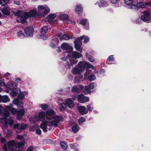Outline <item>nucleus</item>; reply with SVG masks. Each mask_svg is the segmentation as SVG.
<instances>
[{
	"label": "nucleus",
	"instance_id": "nucleus-4",
	"mask_svg": "<svg viewBox=\"0 0 151 151\" xmlns=\"http://www.w3.org/2000/svg\"><path fill=\"white\" fill-rule=\"evenodd\" d=\"M13 105L12 104H10L9 105L6 106L5 107L6 109L10 111L13 114H17V119L19 120L22 119L24 113V110L22 109L19 110H17L16 109H14L13 107Z\"/></svg>",
	"mask_w": 151,
	"mask_h": 151
},
{
	"label": "nucleus",
	"instance_id": "nucleus-25",
	"mask_svg": "<svg viewBox=\"0 0 151 151\" xmlns=\"http://www.w3.org/2000/svg\"><path fill=\"white\" fill-rule=\"evenodd\" d=\"M38 117L40 121H41V119H44L45 117H46V113L43 111L39 112Z\"/></svg>",
	"mask_w": 151,
	"mask_h": 151
},
{
	"label": "nucleus",
	"instance_id": "nucleus-52",
	"mask_svg": "<svg viewBox=\"0 0 151 151\" xmlns=\"http://www.w3.org/2000/svg\"><path fill=\"white\" fill-rule=\"evenodd\" d=\"M83 77H77L75 78V83H76L78 82Z\"/></svg>",
	"mask_w": 151,
	"mask_h": 151
},
{
	"label": "nucleus",
	"instance_id": "nucleus-40",
	"mask_svg": "<svg viewBox=\"0 0 151 151\" xmlns=\"http://www.w3.org/2000/svg\"><path fill=\"white\" fill-rule=\"evenodd\" d=\"M61 147L64 150H66L68 146L66 143L64 142H61L60 143Z\"/></svg>",
	"mask_w": 151,
	"mask_h": 151
},
{
	"label": "nucleus",
	"instance_id": "nucleus-49",
	"mask_svg": "<svg viewBox=\"0 0 151 151\" xmlns=\"http://www.w3.org/2000/svg\"><path fill=\"white\" fill-rule=\"evenodd\" d=\"M19 99L18 98H17L14 99L12 102L14 104L18 106V105L19 104Z\"/></svg>",
	"mask_w": 151,
	"mask_h": 151
},
{
	"label": "nucleus",
	"instance_id": "nucleus-47",
	"mask_svg": "<svg viewBox=\"0 0 151 151\" xmlns=\"http://www.w3.org/2000/svg\"><path fill=\"white\" fill-rule=\"evenodd\" d=\"M114 60V58L113 57V55H110L108 59L106 61V63L108 64H109L110 63H108L109 61H111V60L113 61Z\"/></svg>",
	"mask_w": 151,
	"mask_h": 151
},
{
	"label": "nucleus",
	"instance_id": "nucleus-46",
	"mask_svg": "<svg viewBox=\"0 0 151 151\" xmlns=\"http://www.w3.org/2000/svg\"><path fill=\"white\" fill-rule=\"evenodd\" d=\"M69 60L70 62V64L72 65L73 64H75L78 61L76 60V59H73L72 58L69 59Z\"/></svg>",
	"mask_w": 151,
	"mask_h": 151
},
{
	"label": "nucleus",
	"instance_id": "nucleus-2",
	"mask_svg": "<svg viewBox=\"0 0 151 151\" xmlns=\"http://www.w3.org/2000/svg\"><path fill=\"white\" fill-rule=\"evenodd\" d=\"M9 111H6L3 107L0 106V123L1 126L6 128L8 124L10 125L14 124V121L12 118L9 117L7 119L6 117L10 115Z\"/></svg>",
	"mask_w": 151,
	"mask_h": 151
},
{
	"label": "nucleus",
	"instance_id": "nucleus-33",
	"mask_svg": "<svg viewBox=\"0 0 151 151\" xmlns=\"http://www.w3.org/2000/svg\"><path fill=\"white\" fill-rule=\"evenodd\" d=\"M60 18L62 20H66L68 19L69 17L67 14H63L60 15Z\"/></svg>",
	"mask_w": 151,
	"mask_h": 151
},
{
	"label": "nucleus",
	"instance_id": "nucleus-36",
	"mask_svg": "<svg viewBox=\"0 0 151 151\" xmlns=\"http://www.w3.org/2000/svg\"><path fill=\"white\" fill-rule=\"evenodd\" d=\"M28 92L27 91L21 92L20 91V93L19 95V98L21 99H23L24 96L27 95L28 94Z\"/></svg>",
	"mask_w": 151,
	"mask_h": 151
},
{
	"label": "nucleus",
	"instance_id": "nucleus-29",
	"mask_svg": "<svg viewBox=\"0 0 151 151\" xmlns=\"http://www.w3.org/2000/svg\"><path fill=\"white\" fill-rule=\"evenodd\" d=\"M55 17L56 15L55 14H51L48 16L47 18V19L48 22H51Z\"/></svg>",
	"mask_w": 151,
	"mask_h": 151
},
{
	"label": "nucleus",
	"instance_id": "nucleus-23",
	"mask_svg": "<svg viewBox=\"0 0 151 151\" xmlns=\"http://www.w3.org/2000/svg\"><path fill=\"white\" fill-rule=\"evenodd\" d=\"M82 71L81 69L78 68L77 67H75L73 68L72 70V72L74 74H79Z\"/></svg>",
	"mask_w": 151,
	"mask_h": 151
},
{
	"label": "nucleus",
	"instance_id": "nucleus-15",
	"mask_svg": "<svg viewBox=\"0 0 151 151\" xmlns=\"http://www.w3.org/2000/svg\"><path fill=\"white\" fill-rule=\"evenodd\" d=\"M20 93V90L19 88H17L13 89L10 92V94L13 96H17L19 97V95Z\"/></svg>",
	"mask_w": 151,
	"mask_h": 151
},
{
	"label": "nucleus",
	"instance_id": "nucleus-6",
	"mask_svg": "<svg viewBox=\"0 0 151 151\" xmlns=\"http://www.w3.org/2000/svg\"><path fill=\"white\" fill-rule=\"evenodd\" d=\"M83 36H81L78 37L74 42L76 49L81 52L82 51V48L81 47L82 44L81 40H83Z\"/></svg>",
	"mask_w": 151,
	"mask_h": 151
},
{
	"label": "nucleus",
	"instance_id": "nucleus-43",
	"mask_svg": "<svg viewBox=\"0 0 151 151\" xmlns=\"http://www.w3.org/2000/svg\"><path fill=\"white\" fill-rule=\"evenodd\" d=\"M9 3V0H0V4L2 6H4L6 4Z\"/></svg>",
	"mask_w": 151,
	"mask_h": 151
},
{
	"label": "nucleus",
	"instance_id": "nucleus-55",
	"mask_svg": "<svg viewBox=\"0 0 151 151\" xmlns=\"http://www.w3.org/2000/svg\"><path fill=\"white\" fill-rule=\"evenodd\" d=\"M92 67H91L92 69L94 70V73L95 74H98L99 73V71L98 70H96L95 68L93 66V65H92Z\"/></svg>",
	"mask_w": 151,
	"mask_h": 151
},
{
	"label": "nucleus",
	"instance_id": "nucleus-27",
	"mask_svg": "<svg viewBox=\"0 0 151 151\" xmlns=\"http://www.w3.org/2000/svg\"><path fill=\"white\" fill-rule=\"evenodd\" d=\"M40 121L37 115L34 116L30 119V122L31 124H34L35 122Z\"/></svg>",
	"mask_w": 151,
	"mask_h": 151
},
{
	"label": "nucleus",
	"instance_id": "nucleus-34",
	"mask_svg": "<svg viewBox=\"0 0 151 151\" xmlns=\"http://www.w3.org/2000/svg\"><path fill=\"white\" fill-rule=\"evenodd\" d=\"M29 17H34L37 15V12L35 10H31L28 14Z\"/></svg>",
	"mask_w": 151,
	"mask_h": 151
},
{
	"label": "nucleus",
	"instance_id": "nucleus-13",
	"mask_svg": "<svg viewBox=\"0 0 151 151\" xmlns=\"http://www.w3.org/2000/svg\"><path fill=\"white\" fill-rule=\"evenodd\" d=\"M55 114V112L52 110H48L46 112V118L47 120H49Z\"/></svg>",
	"mask_w": 151,
	"mask_h": 151
},
{
	"label": "nucleus",
	"instance_id": "nucleus-24",
	"mask_svg": "<svg viewBox=\"0 0 151 151\" xmlns=\"http://www.w3.org/2000/svg\"><path fill=\"white\" fill-rule=\"evenodd\" d=\"M29 17L28 14L27 12H25L24 15L21 17L20 20L21 23H24L25 22L26 19Z\"/></svg>",
	"mask_w": 151,
	"mask_h": 151
},
{
	"label": "nucleus",
	"instance_id": "nucleus-51",
	"mask_svg": "<svg viewBox=\"0 0 151 151\" xmlns=\"http://www.w3.org/2000/svg\"><path fill=\"white\" fill-rule=\"evenodd\" d=\"M78 88L76 85L73 86L71 89L72 91L73 92H76L78 91Z\"/></svg>",
	"mask_w": 151,
	"mask_h": 151
},
{
	"label": "nucleus",
	"instance_id": "nucleus-1",
	"mask_svg": "<svg viewBox=\"0 0 151 151\" xmlns=\"http://www.w3.org/2000/svg\"><path fill=\"white\" fill-rule=\"evenodd\" d=\"M62 117L60 116L55 115L53 116L49 120L43 121L41 124L40 128L44 132L47 131V126L49 127H57L60 124L62 121Z\"/></svg>",
	"mask_w": 151,
	"mask_h": 151
},
{
	"label": "nucleus",
	"instance_id": "nucleus-18",
	"mask_svg": "<svg viewBox=\"0 0 151 151\" xmlns=\"http://www.w3.org/2000/svg\"><path fill=\"white\" fill-rule=\"evenodd\" d=\"M80 23L82 25L85 27V28L86 29L88 30L89 29V24L87 19H82L80 21Z\"/></svg>",
	"mask_w": 151,
	"mask_h": 151
},
{
	"label": "nucleus",
	"instance_id": "nucleus-62",
	"mask_svg": "<svg viewBox=\"0 0 151 151\" xmlns=\"http://www.w3.org/2000/svg\"><path fill=\"white\" fill-rule=\"evenodd\" d=\"M33 147L32 146H30L28 148L27 151H33Z\"/></svg>",
	"mask_w": 151,
	"mask_h": 151
},
{
	"label": "nucleus",
	"instance_id": "nucleus-3",
	"mask_svg": "<svg viewBox=\"0 0 151 151\" xmlns=\"http://www.w3.org/2000/svg\"><path fill=\"white\" fill-rule=\"evenodd\" d=\"M25 145V141H22L15 144L13 141H10L8 143V149L10 151H22Z\"/></svg>",
	"mask_w": 151,
	"mask_h": 151
},
{
	"label": "nucleus",
	"instance_id": "nucleus-61",
	"mask_svg": "<svg viewBox=\"0 0 151 151\" xmlns=\"http://www.w3.org/2000/svg\"><path fill=\"white\" fill-rule=\"evenodd\" d=\"M44 142H46L47 143H51L52 142V141L50 139H45L44 141Z\"/></svg>",
	"mask_w": 151,
	"mask_h": 151
},
{
	"label": "nucleus",
	"instance_id": "nucleus-44",
	"mask_svg": "<svg viewBox=\"0 0 151 151\" xmlns=\"http://www.w3.org/2000/svg\"><path fill=\"white\" fill-rule=\"evenodd\" d=\"M96 78L95 76L93 74H91L89 76L88 79L90 81H92Z\"/></svg>",
	"mask_w": 151,
	"mask_h": 151
},
{
	"label": "nucleus",
	"instance_id": "nucleus-60",
	"mask_svg": "<svg viewBox=\"0 0 151 151\" xmlns=\"http://www.w3.org/2000/svg\"><path fill=\"white\" fill-rule=\"evenodd\" d=\"M110 1L111 3L114 4L118 3L119 1V0H110Z\"/></svg>",
	"mask_w": 151,
	"mask_h": 151
},
{
	"label": "nucleus",
	"instance_id": "nucleus-50",
	"mask_svg": "<svg viewBox=\"0 0 151 151\" xmlns=\"http://www.w3.org/2000/svg\"><path fill=\"white\" fill-rule=\"evenodd\" d=\"M82 36H83V39H84V42L85 43H86L88 42L89 40V38L87 36H85L84 35H83Z\"/></svg>",
	"mask_w": 151,
	"mask_h": 151
},
{
	"label": "nucleus",
	"instance_id": "nucleus-7",
	"mask_svg": "<svg viewBox=\"0 0 151 151\" xmlns=\"http://www.w3.org/2000/svg\"><path fill=\"white\" fill-rule=\"evenodd\" d=\"M77 67L82 71L83 69L85 68H91L92 66L91 64L88 62L81 61L78 63Z\"/></svg>",
	"mask_w": 151,
	"mask_h": 151
},
{
	"label": "nucleus",
	"instance_id": "nucleus-63",
	"mask_svg": "<svg viewBox=\"0 0 151 151\" xmlns=\"http://www.w3.org/2000/svg\"><path fill=\"white\" fill-rule=\"evenodd\" d=\"M2 143H4L6 142V139L4 137H2L0 139Z\"/></svg>",
	"mask_w": 151,
	"mask_h": 151
},
{
	"label": "nucleus",
	"instance_id": "nucleus-37",
	"mask_svg": "<svg viewBox=\"0 0 151 151\" xmlns=\"http://www.w3.org/2000/svg\"><path fill=\"white\" fill-rule=\"evenodd\" d=\"M86 58H88V60L91 62H93L95 61L94 58L91 55H88L87 52L86 53Z\"/></svg>",
	"mask_w": 151,
	"mask_h": 151
},
{
	"label": "nucleus",
	"instance_id": "nucleus-45",
	"mask_svg": "<svg viewBox=\"0 0 151 151\" xmlns=\"http://www.w3.org/2000/svg\"><path fill=\"white\" fill-rule=\"evenodd\" d=\"M24 13L22 11H19L17 12L16 15L19 17H21L24 15Z\"/></svg>",
	"mask_w": 151,
	"mask_h": 151
},
{
	"label": "nucleus",
	"instance_id": "nucleus-48",
	"mask_svg": "<svg viewBox=\"0 0 151 151\" xmlns=\"http://www.w3.org/2000/svg\"><path fill=\"white\" fill-rule=\"evenodd\" d=\"M85 119L83 117H81L78 121V123L79 124H81L83 122L85 121Z\"/></svg>",
	"mask_w": 151,
	"mask_h": 151
},
{
	"label": "nucleus",
	"instance_id": "nucleus-35",
	"mask_svg": "<svg viewBox=\"0 0 151 151\" xmlns=\"http://www.w3.org/2000/svg\"><path fill=\"white\" fill-rule=\"evenodd\" d=\"M48 30V28L46 26H44L42 27L40 29V32L42 34H45Z\"/></svg>",
	"mask_w": 151,
	"mask_h": 151
},
{
	"label": "nucleus",
	"instance_id": "nucleus-30",
	"mask_svg": "<svg viewBox=\"0 0 151 151\" xmlns=\"http://www.w3.org/2000/svg\"><path fill=\"white\" fill-rule=\"evenodd\" d=\"M10 99L8 96L6 95L2 96L1 102L6 103L9 101Z\"/></svg>",
	"mask_w": 151,
	"mask_h": 151
},
{
	"label": "nucleus",
	"instance_id": "nucleus-39",
	"mask_svg": "<svg viewBox=\"0 0 151 151\" xmlns=\"http://www.w3.org/2000/svg\"><path fill=\"white\" fill-rule=\"evenodd\" d=\"M66 107V104L64 103L60 104L59 105V109L61 111H63Z\"/></svg>",
	"mask_w": 151,
	"mask_h": 151
},
{
	"label": "nucleus",
	"instance_id": "nucleus-59",
	"mask_svg": "<svg viewBox=\"0 0 151 151\" xmlns=\"http://www.w3.org/2000/svg\"><path fill=\"white\" fill-rule=\"evenodd\" d=\"M17 106L18 107H23V102L20 101L19 103V104Z\"/></svg>",
	"mask_w": 151,
	"mask_h": 151
},
{
	"label": "nucleus",
	"instance_id": "nucleus-10",
	"mask_svg": "<svg viewBox=\"0 0 151 151\" xmlns=\"http://www.w3.org/2000/svg\"><path fill=\"white\" fill-rule=\"evenodd\" d=\"M77 98L78 101L82 103L88 102L89 100V97L85 96L82 94L78 95Z\"/></svg>",
	"mask_w": 151,
	"mask_h": 151
},
{
	"label": "nucleus",
	"instance_id": "nucleus-19",
	"mask_svg": "<svg viewBox=\"0 0 151 151\" xmlns=\"http://www.w3.org/2000/svg\"><path fill=\"white\" fill-rule=\"evenodd\" d=\"M78 111L82 115L86 114L88 113V110L85 107L81 106L79 107Z\"/></svg>",
	"mask_w": 151,
	"mask_h": 151
},
{
	"label": "nucleus",
	"instance_id": "nucleus-8",
	"mask_svg": "<svg viewBox=\"0 0 151 151\" xmlns=\"http://www.w3.org/2000/svg\"><path fill=\"white\" fill-rule=\"evenodd\" d=\"M143 15L141 17V19L144 22L149 23L150 22V13L147 11H145L142 12Z\"/></svg>",
	"mask_w": 151,
	"mask_h": 151
},
{
	"label": "nucleus",
	"instance_id": "nucleus-32",
	"mask_svg": "<svg viewBox=\"0 0 151 151\" xmlns=\"http://www.w3.org/2000/svg\"><path fill=\"white\" fill-rule=\"evenodd\" d=\"M139 8H145L146 7V5L145 3L144 2H141L137 3V5H136Z\"/></svg>",
	"mask_w": 151,
	"mask_h": 151
},
{
	"label": "nucleus",
	"instance_id": "nucleus-38",
	"mask_svg": "<svg viewBox=\"0 0 151 151\" xmlns=\"http://www.w3.org/2000/svg\"><path fill=\"white\" fill-rule=\"evenodd\" d=\"M73 132H76L79 130V127L77 124H75L72 128Z\"/></svg>",
	"mask_w": 151,
	"mask_h": 151
},
{
	"label": "nucleus",
	"instance_id": "nucleus-9",
	"mask_svg": "<svg viewBox=\"0 0 151 151\" xmlns=\"http://www.w3.org/2000/svg\"><path fill=\"white\" fill-rule=\"evenodd\" d=\"M125 3L128 6H130L131 9L138 10L139 9V7L136 4H133V0H124Z\"/></svg>",
	"mask_w": 151,
	"mask_h": 151
},
{
	"label": "nucleus",
	"instance_id": "nucleus-54",
	"mask_svg": "<svg viewBox=\"0 0 151 151\" xmlns=\"http://www.w3.org/2000/svg\"><path fill=\"white\" fill-rule=\"evenodd\" d=\"M91 72V70L87 69L86 70V72L85 74V77L86 76L88 75Z\"/></svg>",
	"mask_w": 151,
	"mask_h": 151
},
{
	"label": "nucleus",
	"instance_id": "nucleus-64",
	"mask_svg": "<svg viewBox=\"0 0 151 151\" xmlns=\"http://www.w3.org/2000/svg\"><path fill=\"white\" fill-rule=\"evenodd\" d=\"M17 139H22L23 138V135H18L17 136Z\"/></svg>",
	"mask_w": 151,
	"mask_h": 151
},
{
	"label": "nucleus",
	"instance_id": "nucleus-41",
	"mask_svg": "<svg viewBox=\"0 0 151 151\" xmlns=\"http://www.w3.org/2000/svg\"><path fill=\"white\" fill-rule=\"evenodd\" d=\"M39 106L43 110H45L48 108V105L46 104H39Z\"/></svg>",
	"mask_w": 151,
	"mask_h": 151
},
{
	"label": "nucleus",
	"instance_id": "nucleus-58",
	"mask_svg": "<svg viewBox=\"0 0 151 151\" xmlns=\"http://www.w3.org/2000/svg\"><path fill=\"white\" fill-rule=\"evenodd\" d=\"M36 132L38 134L40 135L41 133V131L39 129H37L36 130Z\"/></svg>",
	"mask_w": 151,
	"mask_h": 151
},
{
	"label": "nucleus",
	"instance_id": "nucleus-16",
	"mask_svg": "<svg viewBox=\"0 0 151 151\" xmlns=\"http://www.w3.org/2000/svg\"><path fill=\"white\" fill-rule=\"evenodd\" d=\"M95 4L98 5L100 7H106L108 5L107 1L103 0L99 1H97Z\"/></svg>",
	"mask_w": 151,
	"mask_h": 151
},
{
	"label": "nucleus",
	"instance_id": "nucleus-11",
	"mask_svg": "<svg viewBox=\"0 0 151 151\" xmlns=\"http://www.w3.org/2000/svg\"><path fill=\"white\" fill-rule=\"evenodd\" d=\"M60 47L63 50H66L67 52L69 53L71 52L73 49L72 47L67 43H62Z\"/></svg>",
	"mask_w": 151,
	"mask_h": 151
},
{
	"label": "nucleus",
	"instance_id": "nucleus-12",
	"mask_svg": "<svg viewBox=\"0 0 151 151\" xmlns=\"http://www.w3.org/2000/svg\"><path fill=\"white\" fill-rule=\"evenodd\" d=\"M34 29L32 27H27L25 29L24 32L27 37H30L32 36Z\"/></svg>",
	"mask_w": 151,
	"mask_h": 151
},
{
	"label": "nucleus",
	"instance_id": "nucleus-26",
	"mask_svg": "<svg viewBox=\"0 0 151 151\" xmlns=\"http://www.w3.org/2000/svg\"><path fill=\"white\" fill-rule=\"evenodd\" d=\"M76 11L78 14L82 13L83 12L82 7L80 4H78L76 6Z\"/></svg>",
	"mask_w": 151,
	"mask_h": 151
},
{
	"label": "nucleus",
	"instance_id": "nucleus-17",
	"mask_svg": "<svg viewBox=\"0 0 151 151\" xmlns=\"http://www.w3.org/2000/svg\"><path fill=\"white\" fill-rule=\"evenodd\" d=\"M17 85L14 83L12 81L9 82L6 87L7 88H9L10 89L13 90L17 87Z\"/></svg>",
	"mask_w": 151,
	"mask_h": 151
},
{
	"label": "nucleus",
	"instance_id": "nucleus-53",
	"mask_svg": "<svg viewBox=\"0 0 151 151\" xmlns=\"http://www.w3.org/2000/svg\"><path fill=\"white\" fill-rule=\"evenodd\" d=\"M86 107L88 109V110L89 112H90L93 109V108L91 107L90 105H87Z\"/></svg>",
	"mask_w": 151,
	"mask_h": 151
},
{
	"label": "nucleus",
	"instance_id": "nucleus-28",
	"mask_svg": "<svg viewBox=\"0 0 151 151\" xmlns=\"http://www.w3.org/2000/svg\"><path fill=\"white\" fill-rule=\"evenodd\" d=\"M94 87L93 83H92L89 85L88 86H85V89L87 92H90V90L93 89Z\"/></svg>",
	"mask_w": 151,
	"mask_h": 151
},
{
	"label": "nucleus",
	"instance_id": "nucleus-57",
	"mask_svg": "<svg viewBox=\"0 0 151 151\" xmlns=\"http://www.w3.org/2000/svg\"><path fill=\"white\" fill-rule=\"evenodd\" d=\"M68 58H71V56H70L69 55H67L66 57H63L62 58V60L65 61L66 60V59Z\"/></svg>",
	"mask_w": 151,
	"mask_h": 151
},
{
	"label": "nucleus",
	"instance_id": "nucleus-14",
	"mask_svg": "<svg viewBox=\"0 0 151 151\" xmlns=\"http://www.w3.org/2000/svg\"><path fill=\"white\" fill-rule=\"evenodd\" d=\"M27 127V124H22L21 125L18 124H15L14 126V128L17 129L18 130H24Z\"/></svg>",
	"mask_w": 151,
	"mask_h": 151
},
{
	"label": "nucleus",
	"instance_id": "nucleus-5",
	"mask_svg": "<svg viewBox=\"0 0 151 151\" xmlns=\"http://www.w3.org/2000/svg\"><path fill=\"white\" fill-rule=\"evenodd\" d=\"M37 9V13L43 17L47 14L50 11L49 8L46 5L38 6Z\"/></svg>",
	"mask_w": 151,
	"mask_h": 151
},
{
	"label": "nucleus",
	"instance_id": "nucleus-31",
	"mask_svg": "<svg viewBox=\"0 0 151 151\" xmlns=\"http://www.w3.org/2000/svg\"><path fill=\"white\" fill-rule=\"evenodd\" d=\"M72 37L69 36L66 34L63 35L62 37L60 38V39L61 40L62 39L65 40H68L70 39H72Z\"/></svg>",
	"mask_w": 151,
	"mask_h": 151
},
{
	"label": "nucleus",
	"instance_id": "nucleus-20",
	"mask_svg": "<svg viewBox=\"0 0 151 151\" xmlns=\"http://www.w3.org/2000/svg\"><path fill=\"white\" fill-rule=\"evenodd\" d=\"M65 102L66 105L69 108H72L74 106V104L70 99H66L65 100Z\"/></svg>",
	"mask_w": 151,
	"mask_h": 151
},
{
	"label": "nucleus",
	"instance_id": "nucleus-21",
	"mask_svg": "<svg viewBox=\"0 0 151 151\" xmlns=\"http://www.w3.org/2000/svg\"><path fill=\"white\" fill-rule=\"evenodd\" d=\"M11 9L9 7H5L1 10L2 13L6 15H9L10 14Z\"/></svg>",
	"mask_w": 151,
	"mask_h": 151
},
{
	"label": "nucleus",
	"instance_id": "nucleus-56",
	"mask_svg": "<svg viewBox=\"0 0 151 151\" xmlns=\"http://www.w3.org/2000/svg\"><path fill=\"white\" fill-rule=\"evenodd\" d=\"M52 41L53 42L56 44H58L59 42L58 39L56 37L52 39Z\"/></svg>",
	"mask_w": 151,
	"mask_h": 151
},
{
	"label": "nucleus",
	"instance_id": "nucleus-22",
	"mask_svg": "<svg viewBox=\"0 0 151 151\" xmlns=\"http://www.w3.org/2000/svg\"><path fill=\"white\" fill-rule=\"evenodd\" d=\"M72 57L76 59L82 57V55L76 52L73 51L72 53Z\"/></svg>",
	"mask_w": 151,
	"mask_h": 151
},
{
	"label": "nucleus",
	"instance_id": "nucleus-42",
	"mask_svg": "<svg viewBox=\"0 0 151 151\" xmlns=\"http://www.w3.org/2000/svg\"><path fill=\"white\" fill-rule=\"evenodd\" d=\"M17 36L20 38H23L25 37V35L22 31H20L17 33Z\"/></svg>",
	"mask_w": 151,
	"mask_h": 151
}]
</instances>
